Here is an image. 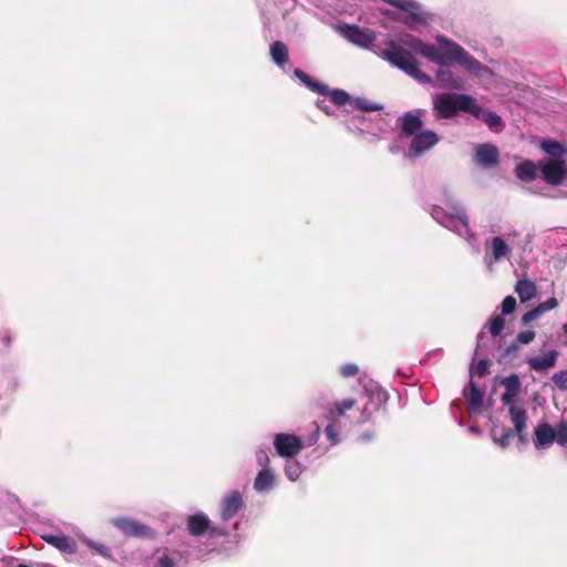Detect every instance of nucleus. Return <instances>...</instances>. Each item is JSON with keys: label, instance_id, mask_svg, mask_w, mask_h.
I'll use <instances>...</instances> for the list:
<instances>
[{"label": "nucleus", "instance_id": "nucleus-38", "mask_svg": "<svg viewBox=\"0 0 567 567\" xmlns=\"http://www.w3.org/2000/svg\"><path fill=\"white\" fill-rule=\"evenodd\" d=\"M516 309V299L513 296H507L502 302V315H511Z\"/></svg>", "mask_w": 567, "mask_h": 567}, {"label": "nucleus", "instance_id": "nucleus-36", "mask_svg": "<svg viewBox=\"0 0 567 567\" xmlns=\"http://www.w3.org/2000/svg\"><path fill=\"white\" fill-rule=\"evenodd\" d=\"M551 379H553L554 384L558 389H560L563 391L567 390V370L559 371V372L555 373Z\"/></svg>", "mask_w": 567, "mask_h": 567}, {"label": "nucleus", "instance_id": "nucleus-13", "mask_svg": "<svg viewBox=\"0 0 567 567\" xmlns=\"http://www.w3.org/2000/svg\"><path fill=\"white\" fill-rule=\"evenodd\" d=\"M463 396L467 403V410L471 413H478L483 406L484 393L476 383L471 380L468 386L463 390Z\"/></svg>", "mask_w": 567, "mask_h": 567}, {"label": "nucleus", "instance_id": "nucleus-46", "mask_svg": "<svg viewBox=\"0 0 567 567\" xmlns=\"http://www.w3.org/2000/svg\"><path fill=\"white\" fill-rule=\"evenodd\" d=\"M256 458H257L258 464L261 465L262 468H268L269 456L265 451H262V450L258 451L256 454Z\"/></svg>", "mask_w": 567, "mask_h": 567}, {"label": "nucleus", "instance_id": "nucleus-1", "mask_svg": "<svg viewBox=\"0 0 567 567\" xmlns=\"http://www.w3.org/2000/svg\"><path fill=\"white\" fill-rule=\"evenodd\" d=\"M436 41L440 47L425 43L415 38H411L409 41H405V44L417 54L425 56L441 66H446L449 62H457L473 72L481 69V62L473 58L460 44L449 40L444 35H437Z\"/></svg>", "mask_w": 567, "mask_h": 567}, {"label": "nucleus", "instance_id": "nucleus-24", "mask_svg": "<svg viewBox=\"0 0 567 567\" xmlns=\"http://www.w3.org/2000/svg\"><path fill=\"white\" fill-rule=\"evenodd\" d=\"M489 248L492 251L493 259L499 261L505 257H509L512 254L511 247L504 241L503 238L496 236L489 241Z\"/></svg>", "mask_w": 567, "mask_h": 567}, {"label": "nucleus", "instance_id": "nucleus-34", "mask_svg": "<svg viewBox=\"0 0 567 567\" xmlns=\"http://www.w3.org/2000/svg\"><path fill=\"white\" fill-rule=\"evenodd\" d=\"M286 475L291 481H297L301 474V466L297 461H288L285 467Z\"/></svg>", "mask_w": 567, "mask_h": 567}, {"label": "nucleus", "instance_id": "nucleus-22", "mask_svg": "<svg viewBox=\"0 0 567 567\" xmlns=\"http://www.w3.org/2000/svg\"><path fill=\"white\" fill-rule=\"evenodd\" d=\"M535 445L536 446H546L551 444L557 434L555 433V429L547 423L539 424L535 430Z\"/></svg>", "mask_w": 567, "mask_h": 567}, {"label": "nucleus", "instance_id": "nucleus-2", "mask_svg": "<svg viewBox=\"0 0 567 567\" xmlns=\"http://www.w3.org/2000/svg\"><path fill=\"white\" fill-rule=\"evenodd\" d=\"M433 111L437 120L452 118L458 111L480 117L481 106L470 95L441 93L433 99Z\"/></svg>", "mask_w": 567, "mask_h": 567}, {"label": "nucleus", "instance_id": "nucleus-5", "mask_svg": "<svg viewBox=\"0 0 567 567\" xmlns=\"http://www.w3.org/2000/svg\"><path fill=\"white\" fill-rule=\"evenodd\" d=\"M517 395V393L505 391L502 394L501 401L504 405L508 406V412L513 425L515 426L516 434L520 441H524L523 433L526 429L527 414L524 408L514 404Z\"/></svg>", "mask_w": 567, "mask_h": 567}, {"label": "nucleus", "instance_id": "nucleus-29", "mask_svg": "<svg viewBox=\"0 0 567 567\" xmlns=\"http://www.w3.org/2000/svg\"><path fill=\"white\" fill-rule=\"evenodd\" d=\"M489 128H497L503 125V120L495 112L481 107L480 117Z\"/></svg>", "mask_w": 567, "mask_h": 567}, {"label": "nucleus", "instance_id": "nucleus-32", "mask_svg": "<svg viewBox=\"0 0 567 567\" xmlns=\"http://www.w3.org/2000/svg\"><path fill=\"white\" fill-rule=\"evenodd\" d=\"M327 96H329L330 101L338 106L347 104L350 100L349 94L340 89L330 90Z\"/></svg>", "mask_w": 567, "mask_h": 567}, {"label": "nucleus", "instance_id": "nucleus-23", "mask_svg": "<svg viewBox=\"0 0 567 567\" xmlns=\"http://www.w3.org/2000/svg\"><path fill=\"white\" fill-rule=\"evenodd\" d=\"M516 433L515 429H507L505 426L495 425L491 431L492 440L499 445L502 449H505L509 445L511 441Z\"/></svg>", "mask_w": 567, "mask_h": 567}, {"label": "nucleus", "instance_id": "nucleus-30", "mask_svg": "<svg viewBox=\"0 0 567 567\" xmlns=\"http://www.w3.org/2000/svg\"><path fill=\"white\" fill-rule=\"evenodd\" d=\"M487 327L493 337H498L505 327L503 315H493L487 322Z\"/></svg>", "mask_w": 567, "mask_h": 567}, {"label": "nucleus", "instance_id": "nucleus-20", "mask_svg": "<svg viewBox=\"0 0 567 567\" xmlns=\"http://www.w3.org/2000/svg\"><path fill=\"white\" fill-rule=\"evenodd\" d=\"M515 292L518 295L520 302L532 300L537 293V287L534 281L528 278L519 279L515 285Z\"/></svg>", "mask_w": 567, "mask_h": 567}, {"label": "nucleus", "instance_id": "nucleus-42", "mask_svg": "<svg viewBox=\"0 0 567 567\" xmlns=\"http://www.w3.org/2000/svg\"><path fill=\"white\" fill-rule=\"evenodd\" d=\"M340 373L344 378L355 377L359 373V367L354 363H347L340 368Z\"/></svg>", "mask_w": 567, "mask_h": 567}, {"label": "nucleus", "instance_id": "nucleus-3", "mask_svg": "<svg viewBox=\"0 0 567 567\" xmlns=\"http://www.w3.org/2000/svg\"><path fill=\"white\" fill-rule=\"evenodd\" d=\"M381 56L419 82L424 84L431 83V76L420 70L419 61L414 55L396 42L389 41L386 48L381 51Z\"/></svg>", "mask_w": 567, "mask_h": 567}, {"label": "nucleus", "instance_id": "nucleus-21", "mask_svg": "<svg viewBox=\"0 0 567 567\" xmlns=\"http://www.w3.org/2000/svg\"><path fill=\"white\" fill-rule=\"evenodd\" d=\"M444 225L458 235H466L470 231L468 219L464 212L455 216H446Z\"/></svg>", "mask_w": 567, "mask_h": 567}, {"label": "nucleus", "instance_id": "nucleus-8", "mask_svg": "<svg viewBox=\"0 0 567 567\" xmlns=\"http://www.w3.org/2000/svg\"><path fill=\"white\" fill-rule=\"evenodd\" d=\"M187 530L194 537H200L207 532L213 535H224L215 527H210V520L205 514H194L187 518Z\"/></svg>", "mask_w": 567, "mask_h": 567}, {"label": "nucleus", "instance_id": "nucleus-15", "mask_svg": "<svg viewBox=\"0 0 567 567\" xmlns=\"http://www.w3.org/2000/svg\"><path fill=\"white\" fill-rule=\"evenodd\" d=\"M113 524L127 536H145L150 530L145 525L138 524L130 518H116L113 520Z\"/></svg>", "mask_w": 567, "mask_h": 567}, {"label": "nucleus", "instance_id": "nucleus-16", "mask_svg": "<svg viewBox=\"0 0 567 567\" xmlns=\"http://www.w3.org/2000/svg\"><path fill=\"white\" fill-rule=\"evenodd\" d=\"M538 162L534 163L530 159H524L516 165L514 173L517 179L523 183H530L537 178Z\"/></svg>", "mask_w": 567, "mask_h": 567}, {"label": "nucleus", "instance_id": "nucleus-35", "mask_svg": "<svg viewBox=\"0 0 567 567\" xmlns=\"http://www.w3.org/2000/svg\"><path fill=\"white\" fill-rule=\"evenodd\" d=\"M555 433L557 434L555 441L561 446H567V422H560Z\"/></svg>", "mask_w": 567, "mask_h": 567}, {"label": "nucleus", "instance_id": "nucleus-11", "mask_svg": "<svg viewBox=\"0 0 567 567\" xmlns=\"http://www.w3.org/2000/svg\"><path fill=\"white\" fill-rule=\"evenodd\" d=\"M475 161L484 167H495L499 162L498 148L491 143L477 145L475 152Z\"/></svg>", "mask_w": 567, "mask_h": 567}, {"label": "nucleus", "instance_id": "nucleus-7", "mask_svg": "<svg viewBox=\"0 0 567 567\" xmlns=\"http://www.w3.org/2000/svg\"><path fill=\"white\" fill-rule=\"evenodd\" d=\"M439 141V135L434 131H421L414 135L411 141L409 146V155L412 157H419L435 146Z\"/></svg>", "mask_w": 567, "mask_h": 567}, {"label": "nucleus", "instance_id": "nucleus-17", "mask_svg": "<svg viewBox=\"0 0 567 567\" xmlns=\"http://www.w3.org/2000/svg\"><path fill=\"white\" fill-rule=\"evenodd\" d=\"M558 357V352L555 350L549 351L545 355L534 357L527 360V364L532 370L537 372H545L549 368H553L556 364Z\"/></svg>", "mask_w": 567, "mask_h": 567}, {"label": "nucleus", "instance_id": "nucleus-25", "mask_svg": "<svg viewBox=\"0 0 567 567\" xmlns=\"http://www.w3.org/2000/svg\"><path fill=\"white\" fill-rule=\"evenodd\" d=\"M270 54L274 62L282 66L288 62V48L281 41H275L270 45Z\"/></svg>", "mask_w": 567, "mask_h": 567}, {"label": "nucleus", "instance_id": "nucleus-39", "mask_svg": "<svg viewBox=\"0 0 567 567\" xmlns=\"http://www.w3.org/2000/svg\"><path fill=\"white\" fill-rule=\"evenodd\" d=\"M489 365H491V361L488 359H482L476 363V365L474 368V373L477 377L482 378L489 372Z\"/></svg>", "mask_w": 567, "mask_h": 567}, {"label": "nucleus", "instance_id": "nucleus-31", "mask_svg": "<svg viewBox=\"0 0 567 567\" xmlns=\"http://www.w3.org/2000/svg\"><path fill=\"white\" fill-rule=\"evenodd\" d=\"M502 384L505 388V391L513 392V393H519L522 388V382L516 373H512L511 375L503 379Z\"/></svg>", "mask_w": 567, "mask_h": 567}, {"label": "nucleus", "instance_id": "nucleus-37", "mask_svg": "<svg viewBox=\"0 0 567 567\" xmlns=\"http://www.w3.org/2000/svg\"><path fill=\"white\" fill-rule=\"evenodd\" d=\"M519 350V347L516 342H513L511 344H508L502 352H501V355H499V362L504 361V360H508V359H512L513 357H515L517 354Z\"/></svg>", "mask_w": 567, "mask_h": 567}, {"label": "nucleus", "instance_id": "nucleus-40", "mask_svg": "<svg viewBox=\"0 0 567 567\" xmlns=\"http://www.w3.org/2000/svg\"><path fill=\"white\" fill-rule=\"evenodd\" d=\"M542 316H543V313L540 312L538 307H535L534 309L527 311L522 317V323L526 326V324L530 323L532 321L539 319Z\"/></svg>", "mask_w": 567, "mask_h": 567}, {"label": "nucleus", "instance_id": "nucleus-47", "mask_svg": "<svg viewBox=\"0 0 567 567\" xmlns=\"http://www.w3.org/2000/svg\"><path fill=\"white\" fill-rule=\"evenodd\" d=\"M293 73L307 87L310 85L311 81L313 80L312 78H310L307 73H305L300 69H296Z\"/></svg>", "mask_w": 567, "mask_h": 567}, {"label": "nucleus", "instance_id": "nucleus-26", "mask_svg": "<svg viewBox=\"0 0 567 567\" xmlns=\"http://www.w3.org/2000/svg\"><path fill=\"white\" fill-rule=\"evenodd\" d=\"M274 474L269 468H262L256 476L254 482V488L258 492H265L274 485Z\"/></svg>", "mask_w": 567, "mask_h": 567}, {"label": "nucleus", "instance_id": "nucleus-18", "mask_svg": "<svg viewBox=\"0 0 567 567\" xmlns=\"http://www.w3.org/2000/svg\"><path fill=\"white\" fill-rule=\"evenodd\" d=\"M390 6L409 13L408 22H420L422 19L419 12V4L414 0H384Z\"/></svg>", "mask_w": 567, "mask_h": 567}, {"label": "nucleus", "instance_id": "nucleus-6", "mask_svg": "<svg viewBox=\"0 0 567 567\" xmlns=\"http://www.w3.org/2000/svg\"><path fill=\"white\" fill-rule=\"evenodd\" d=\"M274 446L281 457L292 458L301 451L302 441L293 434L279 433L274 439Z\"/></svg>", "mask_w": 567, "mask_h": 567}, {"label": "nucleus", "instance_id": "nucleus-45", "mask_svg": "<svg viewBox=\"0 0 567 567\" xmlns=\"http://www.w3.org/2000/svg\"><path fill=\"white\" fill-rule=\"evenodd\" d=\"M558 306V301L555 297H551L547 299L544 302H540L537 307L540 310V312L544 315L545 312L555 309Z\"/></svg>", "mask_w": 567, "mask_h": 567}, {"label": "nucleus", "instance_id": "nucleus-28", "mask_svg": "<svg viewBox=\"0 0 567 567\" xmlns=\"http://www.w3.org/2000/svg\"><path fill=\"white\" fill-rule=\"evenodd\" d=\"M357 401L354 399H344L339 402H334L328 409V413L331 417H340L343 416L346 411L351 410L355 405Z\"/></svg>", "mask_w": 567, "mask_h": 567}, {"label": "nucleus", "instance_id": "nucleus-10", "mask_svg": "<svg viewBox=\"0 0 567 567\" xmlns=\"http://www.w3.org/2000/svg\"><path fill=\"white\" fill-rule=\"evenodd\" d=\"M341 33L347 40L362 48H369L374 41L372 32L354 24L344 25L341 28Z\"/></svg>", "mask_w": 567, "mask_h": 567}, {"label": "nucleus", "instance_id": "nucleus-12", "mask_svg": "<svg viewBox=\"0 0 567 567\" xmlns=\"http://www.w3.org/2000/svg\"><path fill=\"white\" fill-rule=\"evenodd\" d=\"M244 506L243 496L238 491H233L221 502L220 516L227 522L233 518Z\"/></svg>", "mask_w": 567, "mask_h": 567}, {"label": "nucleus", "instance_id": "nucleus-14", "mask_svg": "<svg viewBox=\"0 0 567 567\" xmlns=\"http://www.w3.org/2000/svg\"><path fill=\"white\" fill-rule=\"evenodd\" d=\"M43 539L52 545L53 547L58 548L61 553L64 554H75L78 549L76 542L66 535L59 534V535H45L43 536Z\"/></svg>", "mask_w": 567, "mask_h": 567}, {"label": "nucleus", "instance_id": "nucleus-9", "mask_svg": "<svg viewBox=\"0 0 567 567\" xmlns=\"http://www.w3.org/2000/svg\"><path fill=\"white\" fill-rule=\"evenodd\" d=\"M421 113V110H415L413 112H406L398 118V125L404 136H414L423 127Z\"/></svg>", "mask_w": 567, "mask_h": 567}, {"label": "nucleus", "instance_id": "nucleus-27", "mask_svg": "<svg viewBox=\"0 0 567 567\" xmlns=\"http://www.w3.org/2000/svg\"><path fill=\"white\" fill-rule=\"evenodd\" d=\"M539 147L546 154L556 158H559L567 152V148L561 143L550 138L542 141Z\"/></svg>", "mask_w": 567, "mask_h": 567}, {"label": "nucleus", "instance_id": "nucleus-33", "mask_svg": "<svg viewBox=\"0 0 567 567\" xmlns=\"http://www.w3.org/2000/svg\"><path fill=\"white\" fill-rule=\"evenodd\" d=\"M354 106H355V109H358L362 112H373V111H380L383 109V106L381 104L370 102L363 97H358L354 101Z\"/></svg>", "mask_w": 567, "mask_h": 567}, {"label": "nucleus", "instance_id": "nucleus-41", "mask_svg": "<svg viewBox=\"0 0 567 567\" xmlns=\"http://www.w3.org/2000/svg\"><path fill=\"white\" fill-rule=\"evenodd\" d=\"M535 337H536L535 331L525 330V331L518 332L516 340L518 343L529 344L532 341H534Z\"/></svg>", "mask_w": 567, "mask_h": 567}, {"label": "nucleus", "instance_id": "nucleus-44", "mask_svg": "<svg viewBox=\"0 0 567 567\" xmlns=\"http://www.w3.org/2000/svg\"><path fill=\"white\" fill-rule=\"evenodd\" d=\"M308 89H310L312 92H316V93L321 94V95H328V93L330 91L328 85H326L323 83H320V82H317L315 80L311 81V83L308 86Z\"/></svg>", "mask_w": 567, "mask_h": 567}, {"label": "nucleus", "instance_id": "nucleus-49", "mask_svg": "<svg viewBox=\"0 0 567 567\" xmlns=\"http://www.w3.org/2000/svg\"><path fill=\"white\" fill-rule=\"evenodd\" d=\"M317 106H318L320 110H322L326 114H330L329 109H328L326 105H323V102H320V101H319V102L317 103Z\"/></svg>", "mask_w": 567, "mask_h": 567}, {"label": "nucleus", "instance_id": "nucleus-48", "mask_svg": "<svg viewBox=\"0 0 567 567\" xmlns=\"http://www.w3.org/2000/svg\"><path fill=\"white\" fill-rule=\"evenodd\" d=\"M158 566L159 567H174V561L171 557L167 555H164L158 559Z\"/></svg>", "mask_w": 567, "mask_h": 567}, {"label": "nucleus", "instance_id": "nucleus-43", "mask_svg": "<svg viewBox=\"0 0 567 567\" xmlns=\"http://www.w3.org/2000/svg\"><path fill=\"white\" fill-rule=\"evenodd\" d=\"M324 433L331 444L336 445L339 443V432L333 424H329L324 429Z\"/></svg>", "mask_w": 567, "mask_h": 567}, {"label": "nucleus", "instance_id": "nucleus-19", "mask_svg": "<svg viewBox=\"0 0 567 567\" xmlns=\"http://www.w3.org/2000/svg\"><path fill=\"white\" fill-rule=\"evenodd\" d=\"M436 80L440 83L441 87L451 89V90H462L463 89L462 80L458 78H455L453 75V73L445 66H442L437 70Z\"/></svg>", "mask_w": 567, "mask_h": 567}, {"label": "nucleus", "instance_id": "nucleus-4", "mask_svg": "<svg viewBox=\"0 0 567 567\" xmlns=\"http://www.w3.org/2000/svg\"><path fill=\"white\" fill-rule=\"evenodd\" d=\"M538 168L543 181L551 186L561 185L567 177V164L561 158L538 161Z\"/></svg>", "mask_w": 567, "mask_h": 567}, {"label": "nucleus", "instance_id": "nucleus-50", "mask_svg": "<svg viewBox=\"0 0 567 567\" xmlns=\"http://www.w3.org/2000/svg\"><path fill=\"white\" fill-rule=\"evenodd\" d=\"M563 330H564L565 334H567V322L564 324ZM566 343H567V341H566Z\"/></svg>", "mask_w": 567, "mask_h": 567}]
</instances>
